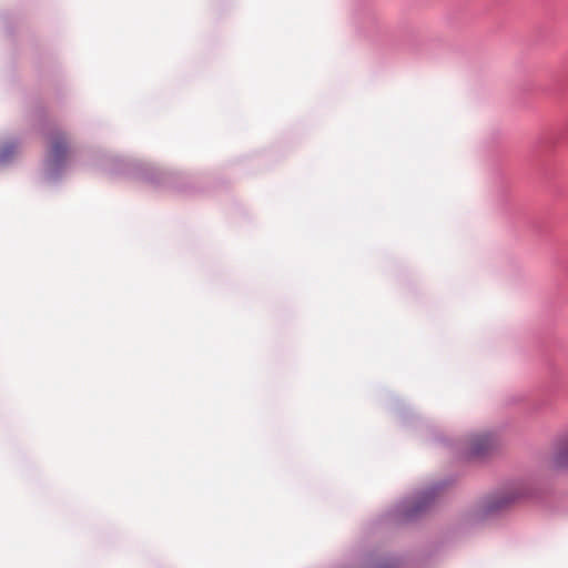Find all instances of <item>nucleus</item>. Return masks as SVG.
<instances>
[{
    "mask_svg": "<svg viewBox=\"0 0 568 568\" xmlns=\"http://www.w3.org/2000/svg\"><path fill=\"white\" fill-rule=\"evenodd\" d=\"M435 500L436 499L423 498V499H415V503L412 506H408L406 504L403 505V508L405 511L402 516V519L406 520V521L415 519L416 517L419 516V514L427 510Z\"/></svg>",
    "mask_w": 568,
    "mask_h": 568,
    "instance_id": "6",
    "label": "nucleus"
},
{
    "mask_svg": "<svg viewBox=\"0 0 568 568\" xmlns=\"http://www.w3.org/2000/svg\"><path fill=\"white\" fill-rule=\"evenodd\" d=\"M7 150V153L9 154L10 152H12L11 150L9 149H12V145H9V148H4Z\"/></svg>",
    "mask_w": 568,
    "mask_h": 568,
    "instance_id": "10",
    "label": "nucleus"
},
{
    "mask_svg": "<svg viewBox=\"0 0 568 568\" xmlns=\"http://www.w3.org/2000/svg\"><path fill=\"white\" fill-rule=\"evenodd\" d=\"M68 143L64 134H55L51 140L49 150V159L52 163L58 164L63 161L68 154Z\"/></svg>",
    "mask_w": 568,
    "mask_h": 568,
    "instance_id": "4",
    "label": "nucleus"
},
{
    "mask_svg": "<svg viewBox=\"0 0 568 568\" xmlns=\"http://www.w3.org/2000/svg\"><path fill=\"white\" fill-rule=\"evenodd\" d=\"M495 445L494 437L489 434H476L468 438L464 448L467 459L479 458L486 455Z\"/></svg>",
    "mask_w": 568,
    "mask_h": 568,
    "instance_id": "2",
    "label": "nucleus"
},
{
    "mask_svg": "<svg viewBox=\"0 0 568 568\" xmlns=\"http://www.w3.org/2000/svg\"><path fill=\"white\" fill-rule=\"evenodd\" d=\"M516 499H483L463 518V526L470 527L491 520L511 509Z\"/></svg>",
    "mask_w": 568,
    "mask_h": 568,
    "instance_id": "1",
    "label": "nucleus"
},
{
    "mask_svg": "<svg viewBox=\"0 0 568 568\" xmlns=\"http://www.w3.org/2000/svg\"><path fill=\"white\" fill-rule=\"evenodd\" d=\"M364 568H405L400 559L396 557L379 558L375 561L369 562Z\"/></svg>",
    "mask_w": 568,
    "mask_h": 568,
    "instance_id": "8",
    "label": "nucleus"
},
{
    "mask_svg": "<svg viewBox=\"0 0 568 568\" xmlns=\"http://www.w3.org/2000/svg\"><path fill=\"white\" fill-rule=\"evenodd\" d=\"M539 508L549 516L568 515V499H539Z\"/></svg>",
    "mask_w": 568,
    "mask_h": 568,
    "instance_id": "5",
    "label": "nucleus"
},
{
    "mask_svg": "<svg viewBox=\"0 0 568 568\" xmlns=\"http://www.w3.org/2000/svg\"><path fill=\"white\" fill-rule=\"evenodd\" d=\"M548 485L544 481H526L523 483L518 489L521 494H547L549 489Z\"/></svg>",
    "mask_w": 568,
    "mask_h": 568,
    "instance_id": "7",
    "label": "nucleus"
},
{
    "mask_svg": "<svg viewBox=\"0 0 568 568\" xmlns=\"http://www.w3.org/2000/svg\"><path fill=\"white\" fill-rule=\"evenodd\" d=\"M8 156V153H7V150L3 149L1 152H0V160H6V158Z\"/></svg>",
    "mask_w": 568,
    "mask_h": 568,
    "instance_id": "9",
    "label": "nucleus"
},
{
    "mask_svg": "<svg viewBox=\"0 0 568 568\" xmlns=\"http://www.w3.org/2000/svg\"><path fill=\"white\" fill-rule=\"evenodd\" d=\"M551 463L556 469L568 471V433L557 439Z\"/></svg>",
    "mask_w": 568,
    "mask_h": 568,
    "instance_id": "3",
    "label": "nucleus"
}]
</instances>
